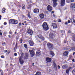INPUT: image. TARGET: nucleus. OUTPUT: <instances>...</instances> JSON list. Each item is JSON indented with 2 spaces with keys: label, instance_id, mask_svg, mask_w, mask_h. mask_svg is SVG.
Listing matches in <instances>:
<instances>
[{
  "label": "nucleus",
  "instance_id": "052dcab7",
  "mask_svg": "<svg viewBox=\"0 0 75 75\" xmlns=\"http://www.w3.org/2000/svg\"><path fill=\"white\" fill-rule=\"evenodd\" d=\"M10 51H8L7 52V53H8V54H9V53H10Z\"/></svg>",
  "mask_w": 75,
  "mask_h": 75
},
{
  "label": "nucleus",
  "instance_id": "4468645a",
  "mask_svg": "<svg viewBox=\"0 0 75 75\" xmlns=\"http://www.w3.org/2000/svg\"><path fill=\"white\" fill-rule=\"evenodd\" d=\"M33 11L34 13H38L39 12V9L37 8L35 9Z\"/></svg>",
  "mask_w": 75,
  "mask_h": 75
},
{
  "label": "nucleus",
  "instance_id": "20e7f679",
  "mask_svg": "<svg viewBox=\"0 0 75 75\" xmlns=\"http://www.w3.org/2000/svg\"><path fill=\"white\" fill-rule=\"evenodd\" d=\"M47 45L48 48H49L50 50H52V49H53V45L51 43H47Z\"/></svg>",
  "mask_w": 75,
  "mask_h": 75
},
{
  "label": "nucleus",
  "instance_id": "603ef678",
  "mask_svg": "<svg viewBox=\"0 0 75 75\" xmlns=\"http://www.w3.org/2000/svg\"><path fill=\"white\" fill-rule=\"evenodd\" d=\"M53 17H56V15H53Z\"/></svg>",
  "mask_w": 75,
  "mask_h": 75
},
{
  "label": "nucleus",
  "instance_id": "a19ab883",
  "mask_svg": "<svg viewBox=\"0 0 75 75\" xmlns=\"http://www.w3.org/2000/svg\"><path fill=\"white\" fill-rule=\"evenodd\" d=\"M4 44L5 45H6V43H5V42L2 43V45H4Z\"/></svg>",
  "mask_w": 75,
  "mask_h": 75
},
{
  "label": "nucleus",
  "instance_id": "69168bd1",
  "mask_svg": "<svg viewBox=\"0 0 75 75\" xmlns=\"http://www.w3.org/2000/svg\"><path fill=\"white\" fill-rule=\"evenodd\" d=\"M72 23H75V21L73 20Z\"/></svg>",
  "mask_w": 75,
  "mask_h": 75
},
{
  "label": "nucleus",
  "instance_id": "c9c22d12",
  "mask_svg": "<svg viewBox=\"0 0 75 75\" xmlns=\"http://www.w3.org/2000/svg\"><path fill=\"white\" fill-rule=\"evenodd\" d=\"M1 57L2 58H4V56L3 55L1 56Z\"/></svg>",
  "mask_w": 75,
  "mask_h": 75
},
{
  "label": "nucleus",
  "instance_id": "2eb2a0df",
  "mask_svg": "<svg viewBox=\"0 0 75 75\" xmlns=\"http://www.w3.org/2000/svg\"><path fill=\"white\" fill-rule=\"evenodd\" d=\"M53 66L54 68L57 69V65H56V64H55V61H53Z\"/></svg>",
  "mask_w": 75,
  "mask_h": 75
},
{
  "label": "nucleus",
  "instance_id": "5fc2aeb1",
  "mask_svg": "<svg viewBox=\"0 0 75 75\" xmlns=\"http://www.w3.org/2000/svg\"><path fill=\"white\" fill-rule=\"evenodd\" d=\"M8 37H9V38H11V35H9Z\"/></svg>",
  "mask_w": 75,
  "mask_h": 75
},
{
  "label": "nucleus",
  "instance_id": "58836bf2",
  "mask_svg": "<svg viewBox=\"0 0 75 75\" xmlns=\"http://www.w3.org/2000/svg\"><path fill=\"white\" fill-rule=\"evenodd\" d=\"M4 25H6V24H7V23L4 22Z\"/></svg>",
  "mask_w": 75,
  "mask_h": 75
},
{
  "label": "nucleus",
  "instance_id": "6e6d98bb",
  "mask_svg": "<svg viewBox=\"0 0 75 75\" xmlns=\"http://www.w3.org/2000/svg\"><path fill=\"white\" fill-rule=\"evenodd\" d=\"M72 50H73L75 51V48H74V49H72Z\"/></svg>",
  "mask_w": 75,
  "mask_h": 75
},
{
  "label": "nucleus",
  "instance_id": "2f4dec72",
  "mask_svg": "<svg viewBox=\"0 0 75 75\" xmlns=\"http://www.w3.org/2000/svg\"><path fill=\"white\" fill-rule=\"evenodd\" d=\"M68 53H69L68 51H66V57H67V55H68Z\"/></svg>",
  "mask_w": 75,
  "mask_h": 75
},
{
  "label": "nucleus",
  "instance_id": "c03bdc74",
  "mask_svg": "<svg viewBox=\"0 0 75 75\" xmlns=\"http://www.w3.org/2000/svg\"><path fill=\"white\" fill-rule=\"evenodd\" d=\"M68 23H71V21L70 20H68Z\"/></svg>",
  "mask_w": 75,
  "mask_h": 75
},
{
  "label": "nucleus",
  "instance_id": "9b49d317",
  "mask_svg": "<svg viewBox=\"0 0 75 75\" xmlns=\"http://www.w3.org/2000/svg\"><path fill=\"white\" fill-rule=\"evenodd\" d=\"M29 42L30 46H33V45H34V42H33L32 41L29 40Z\"/></svg>",
  "mask_w": 75,
  "mask_h": 75
},
{
  "label": "nucleus",
  "instance_id": "1a4fd4ad",
  "mask_svg": "<svg viewBox=\"0 0 75 75\" xmlns=\"http://www.w3.org/2000/svg\"><path fill=\"white\" fill-rule=\"evenodd\" d=\"M27 33L28 34H29L31 35H32L33 34V30L31 29H29L28 30Z\"/></svg>",
  "mask_w": 75,
  "mask_h": 75
},
{
  "label": "nucleus",
  "instance_id": "c85d7f7f",
  "mask_svg": "<svg viewBox=\"0 0 75 75\" xmlns=\"http://www.w3.org/2000/svg\"><path fill=\"white\" fill-rule=\"evenodd\" d=\"M28 16L29 18H31V16H30V12H28Z\"/></svg>",
  "mask_w": 75,
  "mask_h": 75
},
{
  "label": "nucleus",
  "instance_id": "bb28decb",
  "mask_svg": "<svg viewBox=\"0 0 75 75\" xmlns=\"http://www.w3.org/2000/svg\"><path fill=\"white\" fill-rule=\"evenodd\" d=\"M62 68L63 69H65V68H66V65H63L62 66Z\"/></svg>",
  "mask_w": 75,
  "mask_h": 75
},
{
  "label": "nucleus",
  "instance_id": "ea45409f",
  "mask_svg": "<svg viewBox=\"0 0 75 75\" xmlns=\"http://www.w3.org/2000/svg\"><path fill=\"white\" fill-rule=\"evenodd\" d=\"M61 21L60 19H59L58 22L59 23H61Z\"/></svg>",
  "mask_w": 75,
  "mask_h": 75
},
{
  "label": "nucleus",
  "instance_id": "3c124183",
  "mask_svg": "<svg viewBox=\"0 0 75 75\" xmlns=\"http://www.w3.org/2000/svg\"><path fill=\"white\" fill-rule=\"evenodd\" d=\"M3 35V33H2L0 32V35Z\"/></svg>",
  "mask_w": 75,
  "mask_h": 75
},
{
  "label": "nucleus",
  "instance_id": "0eeeda50",
  "mask_svg": "<svg viewBox=\"0 0 75 75\" xmlns=\"http://www.w3.org/2000/svg\"><path fill=\"white\" fill-rule=\"evenodd\" d=\"M47 10H48L49 11H51L52 10V8L50 5H48L47 6Z\"/></svg>",
  "mask_w": 75,
  "mask_h": 75
},
{
  "label": "nucleus",
  "instance_id": "f3484780",
  "mask_svg": "<svg viewBox=\"0 0 75 75\" xmlns=\"http://www.w3.org/2000/svg\"><path fill=\"white\" fill-rule=\"evenodd\" d=\"M39 16L41 19L44 18V15L43 13L40 14L39 15Z\"/></svg>",
  "mask_w": 75,
  "mask_h": 75
},
{
  "label": "nucleus",
  "instance_id": "79ce46f5",
  "mask_svg": "<svg viewBox=\"0 0 75 75\" xmlns=\"http://www.w3.org/2000/svg\"><path fill=\"white\" fill-rule=\"evenodd\" d=\"M72 62H75V60H74V59H73L72 60Z\"/></svg>",
  "mask_w": 75,
  "mask_h": 75
},
{
  "label": "nucleus",
  "instance_id": "f704fd0d",
  "mask_svg": "<svg viewBox=\"0 0 75 75\" xmlns=\"http://www.w3.org/2000/svg\"><path fill=\"white\" fill-rule=\"evenodd\" d=\"M14 55L15 57H16V56H17V54L16 53H15L14 54Z\"/></svg>",
  "mask_w": 75,
  "mask_h": 75
},
{
  "label": "nucleus",
  "instance_id": "72a5a7b5",
  "mask_svg": "<svg viewBox=\"0 0 75 75\" xmlns=\"http://www.w3.org/2000/svg\"><path fill=\"white\" fill-rule=\"evenodd\" d=\"M20 41H21V42H20V43H21V44H22V41H23V40L20 39Z\"/></svg>",
  "mask_w": 75,
  "mask_h": 75
},
{
  "label": "nucleus",
  "instance_id": "f03ea898",
  "mask_svg": "<svg viewBox=\"0 0 75 75\" xmlns=\"http://www.w3.org/2000/svg\"><path fill=\"white\" fill-rule=\"evenodd\" d=\"M70 8L72 10L75 11V3H72L70 5Z\"/></svg>",
  "mask_w": 75,
  "mask_h": 75
},
{
  "label": "nucleus",
  "instance_id": "dca6fc26",
  "mask_svg": "<svg viewBox=\"0 0 75 75\" xmlns=\"http://www.w3.org/2000/svg\"><path fill=\"white\" fill-rule=\"evenodd\" d=\"M28 57H29V56H28V54L25 53V56L24 57V59H27Z\"/></svg>",
  "mask_w": 75,
  "mask_h": 75
},
{
  "label": "nucleus",
  "instance_id": "6e6552de",
  "mask_svg": "<svg viewBox=\"0 0 75 75\" xmlns=\"http://www.w3.org/2000/svg\"><path fill=\"white\" fill-rule=\"evenodd\" d=\"M61 6H64L65 4V0H61Z\"/></svg>",
  "mask_w": 75,
  "mask_h": 75
},
{
  "label": "nucleus",
  "instance_id": "774afa93",
  "mask_svg": "<svg viewBox=\"0 0 75 75\" xmlns=\"http://www.w3.org/2000/svg\"><path fill=\"white\" fill-rule=\"evenodd\" d=\"M69 60H71V58H69Z\"/></svg>",
  "mask_w": 75,
  "mask_h": 75
},
{
  "label": "nucleus",
  "instance_id": "ddd939ff",
  "mask_svg": "<svg viewBox=\"0 0 75 75\" xmlns=\"http://www.w3.org/2000/svg\"><path fill=\"white\" fill-rule=\"evenodd\" d=\"M14 19H11L9 21V24H14Z\"/></svg>",
  "mask_w": 75,
  "mask_h": 75
},
{
  "label": "nucleus",
  "instance_id": "de8ad7c7",
  "mask_svg": "<svg viewBox=\"0 0 75 75\" xmlns=\"http://www.w3.org/2000/svg\"><path fill=\"white\" fill-rule=\"evenodd\" d=\"M72 68V67H69V68L68 69H69V71L70 70V69Z\"/></svg>",
  "mask_w": 75,
  "mask_h": 75
},
{
  "label": "nucleus",
  "instance_id": "423d86ee",
  "mask_svg": "<svg viewBox=\"0 0 75 75\" xmlns=\"http://www.w3.org/2000/svg\"><path fill=\"white\" fill-rule=\"evenodd\" d=\"M30 54L31 57H33L34 56V52L33 50H29Z\"/></svg>",
  "mask_w": 75,
  "mask_h": 75
},
{
  "label": "nucleus",
  "instance_id": "c756f323",
  "mask_svg": "<svg viewBox=\"0 0 75 75\" xmlns=\"http://www.w3.org/2000/svg\"><path fill=\"white\" fill-rule=\"evenodd\" d=\"M63 55L64 57L66 56V51H65L63 53Z\"/></svg>",
  "mask_w": 75,
  "mask_h": 75
},
{
  "label": "nucleus",
  "instance_id": "49530a36",
  "mask_svg": "<svg viewBox=\"0 0 75 75\" xmlns=\"http://www.w3.org/2000/svg\"><path fill=\"white\" fill-rule=\"evenodd\" d=\"M58 68H59V69H60L61 67H60V66L59 65L58 66Z\"/></svg>",
  "mask_w": 75,
  "mask_h": 75
},
{
  "label": "nucleus",
  "instance_id": "4d7b16f0",
  "mask_svg": "<svg viewBox=\"0 0 75 75\" xmlns=\"http://www.w3.org/2000/svg\"><path fill=\"white\" fill-rule=\"evenodd\" d=\"M68 25V22H66V25Z\"/></svg>",
  "mask_w": 75,
  "mask_h": 75
},
{
  "label": "nucleus",
  "instance_id": "a18cd8bd",
  "mask_svg": "<svg viewBox=\"0 0 75 75\" xmlns=\"http://www.w3.org/2000/svg\"><path fill=\"white\" fill-rule=\"evenodd\" d=\"M21 23H20L19 24V26H21Z\"/></svg>",
  "mask_w": 75,
  "mask_h": 75
},
{
  "label": "nucleus",
  "instance_id": "bf43d9fd",
  "mask_svg": "<svg viewBox=\"0 0 75 75\" xmlns=\"http://www.w3.org/2000/svg\"><path fill=\"white\" fill-rule=\"evenodd\" d=\"M68 33H71V31H70V30H69V31H68Z\"/></svg>",
  "mask_w": 75,
  "mask_h": 75
},
{
  "label": "nucleus",
  "instance_id": "f8f14e48",
  "mask_svg": "<svg viewBox=\"0 0 75 75\" xmlns=\"http://www.w3.org/2000/svg\"><path fill=\"white\" fill-rule=\"evenodd\" d=\"M38 37H39V38L40 39H42V40H44V38L40 34H39L38 35Z\"/></svg>",
  "mask_w": 75,
  "mask_h": 75
},
{
  "label": "nucleus",
  "instance_id": "473e14b6",
  "mask_svg": "<svg viewBox=\"0 0 75 75\" xmlns=\"http://www.w3.org/2000/svg\"><path fill=\"white\" fill-rule=\"evenodd\" d=\"M17 45H16L15 46V47H14V52H16V48H17Z\"/></svg>",
  "mask_w": 75,
  "mask_h": 75
},
{
  "label": "nucleus",
  "instance_id": "b1692460",
  "mask_svg": "<svg viewBox=\"0 0 75 75\" xmlns=\"http://www.w3.org/2000/svg\"><path fill=\"white\" fill-rule=\"evenodd\" d=\"M69 69H67L66 70V73L68 75H69Z\"/></svg>",
  "mask_w": 75,
  "mask_h": 75
},
{
  "label": "nucleus",
  "instance_id": "8fccbe9b",
  "mask_svg": "<svg viewBox=\"0 0 75 75\" xmlns=\"http://www.w3.org/2000/svg\"><path fill=\"white\" fill-rule=\"evenodd\" d=\"M71 2H74V0H71Z\"/></svg>",
  "mask_w": 75,
  "mask_h": 75
},
{
  "label": "nucleus",
  "instance_id": "6ab92c4d",
  "mask_svg": "<svg viewBox=\"0 0 75 75\" xmlns=\"http://www.w3.org/2000/svg\"><path fill=\"white\" fill-rule=\"evenodd\" d=\"M50 55H52V57H54V52H52V51H50Z\"/></svg>",
  "mask_w": 75,
  "mask_h": 75
},
{
  "label": "nucleus",
  "instance_id": "aec40b11",
  "mask_svg": "<svg viewBox=\"0 0 75 75\" xmlns=\"http://www.w3.org/2000/svg\"><path fill=\"white\" fill-rule=\"evenodd\" d=\"M41 54V52H40V51L39 50L37 51L36 52V55H38H38H40Z\"/></svg>",
  "mask_w": 75,
  "mask_h": 75
},
{
  "label": "nucleus",
  "instance_id": "9d476101",
  "mask_svg": "<svg viewBox=\"0 0 75 75\" xmlns=\"http://www.w3.org/2000/svg\"><path fill=\"white\" fill-rule=\"evenodd\" d=\"M52 26L53 27L54 29H55V28H57V25L55 23H52Z\"/></svg>",
  "mask_w": 75,
  "mask_h": 75
},
{
  "label": "nucleus",
  "instance_id": "5701e85b",
  "mask_svg": "<svg viewBox=\"0 0 75 75\" xmlns=\"http://www.w3.org/2000/svg\"><path fill=\"white\" fill-rule=\"evenodd\" d=\"M6 11V8H4L2 9V13H5V11Z\"/></svg>",
  "mask_w": 75,
  "mask_h": 75
},
{
  "label": "nucleus",
  "instance_id": "cd10ccee",
  "mask_svg": "<svg viewBox=\"0 0 75 75\" xmlns=\"http://www.w3.org/2000/svg\"><path fill=\"white\" fill-rule=\"evenodd\" d=\"M40 73L38 72H37L35 74V75H40Z\"/></svg>",
  "mask_w": 75,
  "mask_h": 75
},
{
  "label": "nucleus",
  "instance_id": "09e8293b",
  "mask_svg": "<svg viewBox=\"0 0 75 75\" xmlns=\"http://www.w3.org/2000/svg\"><path fill=\"white\" fill-rule=\"evenodd\" d=\"M67 3H70V2L69 1H67V0L66 1Z\"/></svg>",
  "mask_w": 75,
  "mask_h": 75
},
{
  "label": "nucleus",
  "instance_id": "f257e3e1",
  "mask_svg": "<svg viewBox=\"0 0 75 75\" xmlns=\"http://www.w3.org/2000/svg\"><path fill=\"white\" fill-rule=\"evenodd\" d=\"M42 26L43 29L45 31L48 30V25L47 23L44 22L42 24Z\"/></svg>",
  "mask_w": 75,
  "mask_h": 75
},
{
  "label": "nucleus",
  "instance_id": "e2e57ef3",
  "mask_svg": "<svg viewBox=\"0 0 75 75\" xmlns=\"http://www.w3.org/2000/svg\"><path fill=\"white\" fill-rule=\"evenodd\" d=\"M18 38H19V37H18H18L16 38V40H18Z\"/></svg>",
  "mask_w": 75,
  "mask_h": 75
},
{
  "label": "nucleus",
  "instance_id": "864d4df0",
  "mask_svg": "<svg viewBox=\"0 0 75 75\" xmlns=\"http://www.w3.org/2000/svg\"><path fill=\"white\" fill-rule=\"evenodd\" d=\"M1 75H3V72H1Z\"/></svg>",
  "mask_w": 75,
  "mask_h": 75
},
{
  "label": "nucleus",
  "instance_id": "e433bc0d",
  "mask_svg": "<svg viewBox=\"0 0 75 75\" xmlns=\"http://www.w3.org/2000/svg\"><path fill=\"white\" fill-rule=\"evenodd\" d=\"M73 40L74 41H75V37H73Z\"/></svg>",
  "mask_w": 75,
  "mask_h": 75
},
{
  "label": "nucleus",
  "instance_id": "4be33fe9",
  "mask_svg": "<svg viewBox=\"0 0 75 75\" xmlns=\"http://www.w3.org/2000/svg\"><path fill=\"white\" fill-rule=\"evenodd\" d=\"M50 37V38H53V36H54V35H53V33H51L49 35Z\"/></svg>",
  "mask_w": 75,
  "mask_h": 75
},
{
  "label": "nucleus",
  "instance_id": "a878e982",
  "mask_svg": "<svg viewBox=\"0 0 75 75\" xmlns=\"http://www.w3.org/2000/svg\"><path fill=\"white\" fill-rule=\"evenodd\" d=\"M72 72L73 75H75V69L73 70Z\"/></svg>",
  "mask_w": 75,
  "mask_h": 75
},
{
  "label": "nucleus",
  "instance_id": "680f3d73",
  "mask_svg": "<svg viewBox=\"0 0 75 75\" xmlns=\"http://www.w3.org/2000/svg\"><path fill=\"white\" fill-rule=\"evenodd\" d=\"M30 3H32V2H33V1H32L31 0H30Z\"/></svg>",
  "mask_w": 75,
  "mask_h": 75
},
{
  "label": "nucleus",
  "instance_id": "4c0bfd02",
  "mask_svg": "<svg viewBox=\"0 0 75 75\" xmlns=\"http://www.w3.org/2000/svg\"><path fill=\"white\" fill-rule=\"evenodd\" d=\"M70 20L71 21V23H72V20L73 21L74 19H71Z\"/></svg>",
  "mask_w": 75,
  "mask_h": 75
},
{
  "label": "nucleus",
  "instance_id": "7c9ffc66",
  "mask_svg": "<svg viewBox=\"0 0 75 75\" xmlns=\"http://www.w3.org/2000/svg\"><path fill=\"white\" fill-rule=\"evenodd\" d=\"M24 46L26 49L27 48V45L26 44L24 45Z\"/></svg>",
  "mask_w": 75,
  "mask_h": 75
},
{
  "label": "nucleus",
  "instance_id": "0e129e2a",
  "mask_svg": "<svg viewBox=\"0 0 75 75\" xmlns=\"http://www.w3.org/2000/svg\"><path fill=\"white\" fill-rule=\"evenodd\" d=\"M6 33H7V32H4V34H6Z\"/></svg>",
  "mask_w": 75,
  "mask_h": 75
},
{
  "label": "nucleus",
  "instance_id": "39448f33",
  "mask_svg": "<svg viewBox=\"0 0 75 75\" xmlns=\"http://www.w3.org/2000/svg\"><path fill=\"white\" fill-rule=\"evenodd\" d=\"M53 2V6L54 7H55L57 5V1H58V0H52Z\"/></svg>",
  "mask_w": 75,
  "mask_h": 75
},
{
  "label": "nucleus",
  "instance_id": "412c9836",
  "mask_svg": "<svg viewBox=\"0 0 75 75\" xmlns=\"http://www.w3.org/2000/svg\"><path fill=\"white\" fill-rule=\"evenodd\" d=\"M13 22V24H18V21L14 20Z\"/></svg>",
  "mask_w": 75,
  "mask_h": 75
},
{
  "label": "nucleus",
  "instance_id": "37998d69",
  "mask_svg": "<svg viewBox=\"0 0 75 75\" xmlns=\"http://www.w3.org/2000/svg\"><path fill=\"white\" fill-rule=\"evenodd\" d=\"M7 52V50H6L4 51V52L5 53Z\"/></svg>",
  "mask_w": 75,
  "mask_h": 75
},
{
  "label": "nucleus",
  "instance_id": "a211bd4d",
  "mask_svg": "<svg viewBox=\"0 0 75 75\" xmlns=\"http://www.w3.org/2000/svg\"><path fill=\"white\" fill-rule=\"evenodd\" d=\"M46 60L47 62H50L51 61V59L47 58H46Z\"/></svg>",
  "mask_w": 75,
  "mask_h": 75
},
{
  "label": "nucleus",
  "instance_id": "393cba45",
  "mask_svg": "<svg viewBox=\"0 0 75 75\" xmlns=\"http://www.w3.org/2000/svg\"><path fill=\"white\" fill-rule=\"evenodd\" d=\"M22 9L23 10H24V9H25V5H24V4H23L22 5Z\"/></svg>",
  "mask_w": 75,
  "mask_h": 75
},
{
  "label": "nucleus",
  "instance_id": "7ed1b4c3",
  "mask_svg": "<svg viewBox=\"0 0 75 75\" xmlns=\"http://www.w3.org/2000/svg\"><path fill=\"white\" fill-rule=\"evenodd\" d=\"M19 61L21 65H23L24 63V60H23V57L21 56L20 57Z\"/></svg>",
  "mask_w": 75,
  "mask_h": 75
},
{
  "label": "nucleus",
  "instance_id": "13d9d810",
  "mask_svg": "<svg viewBox=\"0 0 75 75\" xmlns=\"http://www.w3.org/2000/svg\"><path fill=\"white\" fill-rule=\"evenodd\" d=\"M30 8H31V7H29L28 8V9H30Z\"/></svg>",
  "mask_w": 75,
  "mask_h": 75
},
{
  "label": "nucleus",
  "instance_id": "338daca9",
  "mask_svg": "<svg viewBox=\"0 0 75 75\" xmlns=\"http://www.w3.org/2000/svg\"><path fill=\"white\" fill-rule=\"evenodd\" d=\"M61 33H63V30H61Z\"/></svg>",
  "mask_w": 75,
  "mask_h": 75
}]
</instances>
